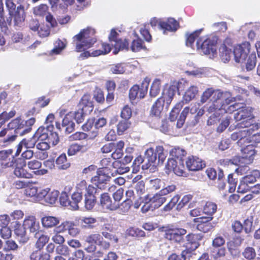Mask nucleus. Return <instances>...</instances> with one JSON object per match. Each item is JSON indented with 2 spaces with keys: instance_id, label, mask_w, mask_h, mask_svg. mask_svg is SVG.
I'll list each match as a JSON object with an SVG mask.
<instances>
[{
  "instance_id": "obj_2",
  "label": "nucleus",
  "mask_w": 260,
  "mask_h": 260,
  "mask_svg": "<svg viewBox=\"0 0 260 260\" xmlns=\"http://www.w3.org/2000/svg\"><path fill=\"white\" fill-rule=\"evenodd\" d=\"M229 96L230 99H232L229 103H227L225 99H221L218 104L213 105L212 107L208 108L209 113H213L214 117H218L225 113H231L236 110L238 111L240 109V105L238 103H232L237 100H242L240 96H237L236 98L232 97L230 93Z\"/></svg>"
},
{
  "instance_id": "obj_27",
  "label": "nucleus",
  "mask_w": 260,
  "mask_h": 260,
  "mask_svg": "<svg viewBox=\"0 0 260 260\" xmlns=\"http://www.w3.org/2000/svg\"><path fill=\"white\" fill-rule=\"evenodd\" d=\"M198 87L194 85H191L186 89L183 96V102L188 103L192 100L198 93Z\"/></svg>"
},
{
  "instance_id": "obj_59",
  "label": "nucleus",
  "mask_w": 260,
  "mask_h": 260,
  "mask_svg": "<svg viewBox=\"0 0 260 260\" xmlns=\"http://www.w3.org/2000/svg\"><path fill=\"white\" fill-rule=\"evenodd\" d=\"M84 148L83 145H80L78 144H73L71 145L68 151V154L70 156L75 155L78 152L82 151Z\"/></svg>"
},
{
  "instance_id": "obj_9",
  "label": "nucleus",
  "mask_w": 260,
  "mask_h": 260,
  "mask_svg": "<svg viewBox=\"0 0 260 260\" xmlns=\"http://www.w3.org/2000/svg\"><path fill=\"white\" fill-rule=\"evenodd\" d=\"M150 79L145 78L142 81L141 86L137 85L133 86L129 90V96L131 100L136 99H143L147 92Z\"/></svg>"
},
{
  "instance_id": "obj_32",
  "label": "nucleus",
  "mask_w": 260,
  "mask_h": 260,
  "mask_svg": "<svg viewBox=\"0 0 260 260\" xmlns=\"http://www.w3.org/2000/svg\"><path fill=\"white\" fill-rule=\"evenodd\" d=\"M56 165L59 170H66L70 167V162L67 160L66 154H61L57 158Z\"/></svg>"
},
{
  "instance_id": "obj_50",
  "label": "nucleus",
  "mask_w": 260,
  "mask_h": 260,
  "mask_svg": "<svg viewBox=\"0 0 260 260\" xmlns=\"http://www.w3.org/2000/svg\"><path fill=\"white\" fill-rule=\"evenodd\" d=\"M160 89V80L158 79H156L153 81L150 88V96L152 97H155L159 93Z\"/></svg>"
},
{
  "instance_id": "obj_41",
  "label": "nucleus",
  "mask_w": 260,
  "mask_h": 260,
  "mask_svg": "<svg viewBox=\"0 0 260 260\" xmlns=\"http://www.w3.org/2000/svg\"><path fill=\"white\" fill-rule=\"evenodd\" d=\"M50 255L39 250L34 251L30 256V260H49Z\"/></svg>"
},
{
  "instance_id": "obj_30",
  "label": "nucleus",
  "mask_w": 260,
  "mask_h": 260,
  "mask_svg": "<svg viewBox=\"0 0 260 260\" xmlns=\"http://www.w3.org/2000/svg\"><path fill=\"white\" fill-rule=\"evenodd\" d=\"M35 237L38 239L36 246L39 249H42L49 240V237L47 235H44L41 231L36 233Z\"/></svg>"
},
{
  "instance_id": "obj_24",
  "label": "nucleus",
  "mask_w": 260,
  "mask_h": 260,
  "mask_svg": "<svg viewBox=\"0 0 260 260\" xmlns=\"http://www.w3.org/2000/svg\"><path fill=\"white\" fill-rule=\"evenodd\" d=\"M79 107L85 113H90L93 109L91 96L89 94H84L79 103Z\"/></svg>"
},
{
  "instance_id": "obj_20",
  "label": "nucleus",
  "mask_w": 260,
  "mask_h": 260,
  "mask_svg": "<svg viewBox=\"0 0 260 260\" xmlns=\"http://www.w3.org/2000/svg\"><path fill=\"white\" fill-rule=\"evenodd\" d=\"M23 223L26 230H28L30 233H36L39 232L40 224L35 216L26 217Z\"/></svg>"
},
{
  "instance_id": "obj_63",
  "label": "nucleus",
  "mask_w": 260,
  "mask_h": 260,
  "mask_svg": "<svg viewBox=\"0 0 260 260\" xmlns=\"http://www.w3.org/2000/svg\"><path fill=\"white\" fill-rule=\"evenodd\" d=\"M56 252L60 255L68 256L71 253V251L67 245L62 244L56 247Z\"/></svg>"
},
{
  "instance_id": "obj_26",
  "label": "nucleus",
  "mask_w": 260,
  "mask_h": 260,
  "mask_svg": "<svg viewBox=\"0 0 260 260\" xmlns=\"http://www.w3.org/2000/svg\"><path fill=\"white\" fill-rule=\"evenodd\" d=\"M20 7H17L16 10L11 13L10 15L14 19L15 25L20 26L25 18V12L20 10Z\"/></svg>"
},
{
  "instance_id": "obj_39",
  "label": "nucleus",
  "mask_w": 260,
  "mask_h": 260,
  "mask_svg": "<svg viewBox=\"0 0 260 260\" xmlns=\"http://www.w3.org/2000/svg\"><path fill=\"white\" fill-rule=\"evenodd\" d=\"M128 45V43L125 39L124 40L119 39L115 41L114 43L112 44V46L115 48V50L113 51L114 54H116L120 50H127Z\"/></svg>"
},
{
  "instance_id": "obj_47",
  "label": "nucleus",
  "mask_w": 260,
  "mask_h": 260,
  "mask_svg": "<svg viewBox=\"0 0 260 260\" xmlns=\"http://www.w3.org/2000/svg\"><path fill=\"white\" fill-rule=\"evenodd\" d=\"M131 49L133 52H138L142 49H146V47L144 45L143 41L139 38H137L132 42Z\"/></svg>"
},
{
  "instance_id": "obj_56",
  "label": "nucleus",
  "mask_w": 260,
  "mask_h": 260,
  "mask_svg": "<svg viewBox=\"0 0 260 260\" xmlns=\"http://www.w3.org/2000/svg\"><path fill=\"white\" fill-rule=\"evenodd\" d=\"M131 123L127 120H123L119 122L117 125V134L121 135L129 127Z\"/></svg>"
},
{
  "instance_id": "obj_58",
  "label": "nucleus",
  "mask_w": 260,
  "mask_h": 260,
  "mask_svg": "<svg viewBox=\"0 0 260 260\" xmlns=\"http://www.w3.org/2000/svg\"><path fill=\"white\" fill-rule=\"evenodd\" d=\"M182 102L179 103L175 105V106L174 107V108L172 110L171 112H170V119L171 121H173L176 119L178 114H179V111L181 108L182 107Z\"/></svg>"
},
{
  "instance_id": "obj_42",
  "label": "nucleus",
  "mask_w": 260,
  "mask_h": 260,
  "mask_svg": "<svg viewBox=\"0 0 260 260\" xmlns=\"http://www.w3.org/2000/svg\"><path fill=\"white\" fill-rule=\"evenodd\" d=\"M75 224L73 222L66 221L54 229V232H63L68 231V233Z\"/></svg>"
},
{
  "instance_id": "obj_8",
  "label": "nucleus",
  "mask_w": 260,
  "mask_h": 260,
  "mask_svg": "<svg viewBox=\"0 0 260 260\" xmlns=\"http://www.w3.org/2000/svg\"><path fill=\"white\" fill-rule=\"evenodd\" d=\"M250 49V44L245 42L234 47L233 55L236 62L243 63L246 61Z\"/></svg>"
},
{
  "instance_id": "obj_4",
  "label": "nucleus",
  "mask_w": 260,
  "mask_h": 260,
  "mask_svg": "<svg viewBox=\"0 0 260 260\" xmlns=\"http://www.w3.org/2000/svg\"><path fill=\"white\" fill-rule=\"evenodd\" d=\"M53 125L40 127L35 134V137L39 141H47L51 146L56 145L59 142V137L57 133L52 132Z\"/></svg>"
},
{
  "instance_id": "obj_11",
  "label": "nucleus",
  "mask_w": 260,
  "mask_h": 260,
  "mask_svg": "<svg viewBox=\"0 0 260 260\" xmlns=\"http://www.w3.org/2000/svg\"><path fill=\"white\" fill-rule=\"evenodd\" d=\"M240 147H241L242 156L240 159V162L245 164H251L256 153L254 145L253 144L244 143Z\"/></svg>"
},
{
  "instance_id": "obj_34",
  "label": "nucleus",
  "mask_w": 260,
  "mask_h": 260,
  "mask_svg": "<svg viewBox=\"0 0 260 260\" xmlns=\"http://www.w3.org/2000/svg\"><path fill=\"white\" fill-rule=\"evenodd\" d=\"M36 138H37L35 137L34 135L33 138L29 140H26V139H23L18 144V152L21 151L22 148H26L29 149L30 148H34L36 143Z\"/></svg>"
},
{
  "instance_id": "obj_51",
  "label": "nucleus",
  "mask_w": 260,
  "mask_h": 260,
  "mask_svg": "<svg viewBox=\"0 0 260 260\" xmlns=\"http://www.w3.org/2000/svg\"><path fill=\"white\" fill-rule=\"evenodd\" d=\"M136 191V193L139 200L141 201V202L143 201V197L142 196L145 193V183L143 181H140L138 182L135 187Z\"/></svg>"
},
{
  "instance_id": "obj_54",
  "label": "nucleus",
  "mask_w": 260,
  "mask_h": 260,
  "mask_svg": "<svg viewBox=\"0 0 260 260\" xmlns=\"http://www.w3.org/2000/svg\"><path fill=\"white\" fill-rule=\"evenodd\" d=\"M142 203H144V205L141 208V211L143 213H146L150 210L153 211L155 209L153 208L152 202L149 201V196L148 195L145 196V199H143Z\"/></svg>"
},
{
  "instance_id": "obj_46",
  "label": "nucleus",
  "mask_w": 260,
  "mask_h": 260,
  "mask_svg": "<svg viewBox=\"0 0 260 260\" xmlns=\"http://www.w3.org/2000/svg\"><path fill=\"white\" fill-rule=\"evenodd\" d=\"M127 235L137 238L145 237V233L142 230L137 228H129L126 230Z\"/></svg>"
},
{
  "instance_id": "obj_13",
  "label": "nucleus",
  "mask_w": 260,
  "mask_h": 260,
  "mask_svg": "<svg viewBox=\"0 0 260 260\" xmlns=\"http://www.w3.org/2000/svg\"><path fill=\"white\" fill-rule=\"evenodd\" d=\"M212 216H202L194 219V221L197 222V229L204 233H207L215 226V223L210 222L212 220Z\"/></svg>"
},
{
  "instance_id": "obj_1",
  "label": "nucleus",
  "mask_w": 260,
  "mask_h": 260,
  "mask_svg": "<svg viewBox=\"0 0 260 260\" xmlns=\"http://www.w3.org/2000/svg\"><path fill=\"white\" fill-rule=\"evenodd\" d=\"M94 29L87 28L76 35L74 37V41L76 42V50L77 52H82L91 47L96 41L94 37Z\"/></svg>"
},
{
  "instance_id": "obj_17",
  "label": "nucleus",
  "mask_w": 260,
  "mask_h": 260,
  "mask_svg": "<svg viewBox=\"0 0 260 260\" xmlns=\"http://www.w3.org/2000/svg\"><path fill=\"white\" fill-rule=\"evenodd\" d=\"M100 203V205L103 209L110 211L116 210L119 207V203L112 202L111 198L107 193L101 194Z\"/></svg>"
},
{
  "instance_id": "obj_40",
  "label": "nucleus",
  "mask_w": 260,
  "mask_h": 260,
  "mask_svg": "<svg viewBox=\"0 0 260 260\" xmlns=\"http://www.w3.org/2000/svg\"><path fill=\"white\" fill-rule=\"evenodd\" d=\"M189 112L192 114L195 112V110L193 111L192 109H190L188 107H186L183 109L180 115L179 119L177 120L176 124L177 127L180 128L182 126L184 123L186 117Z\"/></svg>"
},
{
  "instance_id": "obj_21",
  "label": "nucleus",
  "mask_w": 260,
  "mask_h": 260,
  "mask_svg": "<svg viewBox=\"0 0 260 260\" xmlns=\"http://www.w3.org/2000/svg\"><path fill=\"white\" fill-rule=\"evenodd\" d=\"M22 121L20 118H16L8 124V127L10 129H14L16 135L23 136L24 135V131H27V129H24Z\"/></svg>"
},
{
  "instance_id": "obj_64",
  "label": "nucleus",
  "mask_w": 260,
  "mask_h": 260,
  "mask_svg": "<svg viewBox=\"0 0 260 260\" xmlns=\"http://www.w3.org/2000/svg\"><path fill=\"white\" fill-rule=\"evenodd\" d=\"M26 165L29 169L32 171L34 173L36 170H38V169H40L42 167L41 162L36 159L31 160L28 161Z\"/></svg>"
},
{
  "instance_id": "obj_33",
  "label": "nucleus",
  "mask_w": 260,
  "mask_h": 260,
  "mask_svg": "<svg viewBox=\"0 0 260 260\" xmlns=\"http://www.w3.org/2000/svg\"><path fill=\"white\" fill-rule=\"evenodd\" d=\"M126 165L123 164L121 161L116 160L113 162L112 166L114 168L116 169L114 173L112 174V176L114 175V173L123 174L128 172L129 171V168L125 166Z\"/></svg>"
},
{
  "instance_id": "obj_6",
  "label": "nucleus",
  "mask_w": 260,
  "mask_h": 260,
  "mask_svg": "<svg viewBox=\"0 0 260 260\" xmlns=\"http://www.w3.org/2000/svg\"><path fill=\"white\" fill-rule=\"evenodd\" d=\"M244 129L236 131L231 135V139L234 140H238V145L242 146L244 143L248 144L250 136L255 131L259 128L258 123H254L246 127H242Z\"/></svg>"
},
{
  "instance_id": "obj_29",
  "label": "nucleus",
  "mask_w": 260,
  "mask_h": 260,
  "mask_svg": "<svg viewBox=\"0 0 260 260\" xmlns=\"http://www.w3.org/2000/svg\"><path fill=\"white\" fill-rule=\"evenodd\" d=\"M165 105V99L159 98L153 105L151 114L155 116H159L163 109Z\"/></svg>"
},
{
  "instance_id": "obj_28",
  "label": "nucleus",
  "mask_w": 260,
  "mask_h": 260,
  "mask_svg": "<svg viewBox=\"0 0 260 260\" xmlns=\"http://www.w3.org/2000/svg\"><path fill=\"white\" fill-rule=\"evenodd\" d=\"M59 221L58 218L51 216H46L41 219L42 225L47 229L55 226Z\"/></svg>"
},
{
  "instance_id": "obj_43",
  "label": "nucleus",
  "mask_w": 260,
  "mask_h": 260,
  "mask_svg": "<svg viewBox=\"0 0 260 260\" xmlns=\"http://www.w3.org/2000/svg\"><path fill=\"white\" fill-rule=\"evenodd\" d=\"M216 210L217 205L211 202H207L203 208V212L208 216H212Z\"/></svg>"
},
{
  "instance_id": "obj_49",
  "label": "nucleus",
  "mask_w": 260,
  "mask_h": 260,
  "mask_svg": "<svg viewBox=\"0 0 260 260\" xmlns=\"http://www.w3.org/2000/svg\"><path fill=\"white\" fill-rule=\"evenodd\" d=\"M48 7L46 4H41L33 9L34 14L38 16H43L47 14Z\"/></svg>"
},
{
  "instance_id": "obj_23",
  "label": "nucleus",
  "mask_w": 260,
  "mask_h": 260,
  "mask_svg": "<svg viewBox=\"0 0 260 260\" xmlns=\"http://www.w3.org/2000/svg\"><path fill=\"white\" fill-rule=\"evenodd\" d=\"M15 168L14 171V175L19 178H30L31 174L29 173L25 169L26 164L24 161L16 162Z\"/></svg>"
},
{
  "instance_id": "obj_38",
  "label": "nucleus",
  "mask_w": 260,
  "mask_h": 260,
  "mask_svg": "<svg viewBox=\"0 0 260 260\" xmlns=\"http://www.w3.org/2000/svg\"><path fill=\"white\" fill-rule=\"evenodd\" d=\"M103 236L99 233H93L85 237V241L88 243H94L97 245H102Z\"/></svg>"
},
{
  "instance_id": "obj_5",
  "label": "nucleus",
  "mask_w": 260,
  "mask_h": 260,
  "mask_svg": "<svg viewBox=\"0 0 260 260\" xmlns=\"http://www.w3.org/2000/svg\"><path fill=\"white\" fill-rule=\"evenodd\" d=\"M253 108L249 106L240 107L239 110L234 114V119L237 122L238 127H246L254 124V116L252 114Z\"/></svg>"
},
{
  "instance_id": "obj_16",
  "label": "nucleus",
  "mask_w": 260,
  "mask_h": 260,
  "mask_svg": "<svg viewBox=\"0 0 260 260\" xmlns=\"http://www.w3.org/2000/svg\"><path fill=\"white\" fill-rule=\"evenodd\" d=\"M110 177L105 174L104 170H99L97 174L92 178L91 182L98 188L100 189H104L107 187V182Z\"/></svg>"
},
{
  "instance_id": "obj_7",
  "label": "nucleus",
  "mask_w": 260,
  "mask_h": 260,
  "mask_svg": "<svg viewBox=\"0 0 260 260\" xmlns=\"http://www.w3.org/2000/svg\"><path fill=\"white\" fill-rule=\"evenodd\" d=\"M198 49H201L202 52L209 55L210 58L214 57L217 54V47L216 41L209 38H201L197 42Z\"/></svg>"
},
{
  "instance_id": "obj_44",
  "label": "nucleus",
  "mask_w": 260,
  "mask_h": 260,
  "mask_svg": "<svg viewBox=\"0 0 260 260\" xmlns=\"http://www.w3.org/2000/svg\"><path fill=\"white\" fill-rule=\"evenodd\" d=\"M186 152L183 149L179 147L174 148L170 151V155L173 157L172 158L179 161V159L183 160V157L185 155Z\"/></svg>"
},
{
  "instance_id": "obj_57",
  "label": "nucleus",
  "mask_w": 260,
  "mask_h": 260,
  "mask_svg": "<svg viewBox=\"0 0 260 260\" xmlns=\"http://www.w3.org/2000/svg\"><path fill=\"white\" fill-rule=\"evenodd\" d=\"M65 47L66 43L60 40H57L54 43V48L51 50V53L59 54Z\"/></svg>"
},
{
  "instance_id": "obj_10",
  "label": "nucleus",
  "mask_w": 260,
  "mask_h": 260,
  "mask_svg": "<svg viewBox=\"0 0 260 260\" xmlns=\"http://www.w3.org/2000/svg\"><path fill=\"white\" fill-rule=\"evenodd\" d=\"M260 177V172L258 170H253L250 174L247 175L241 180L238 186L237 191L240 193H244L250 189L249 184H253L256 179Z\"/></svg>"
},
{
  "instance_id": "obj_62",
  "label": "nucleus",
  "mask_w": 260,
  "mask_h": 260,
  "mask_svg": "<svg viewBox=\"0 0 260 260\" xmlns=\"http://www.w3.org/2000/svg\"><path fill=\"white\" fill-rule=\"evenodd\" d=\"M149 183L150 188L154 190L158 189L164 186V182L159 179L150 180Z\"/></svg>"
},
{
  "instance_id": "obj_37",
  "label": "nucleus",
  "mask_w": 260,
  "mask_h": 260,
  "mask_svg": "<svg viewBox=\"0 0 260 260\" xmlns=\"http://www.w3.org/2000/svg\"><path fill=\"white\" fill-rule=\"evenodd\" d=\"M125 195L127 198L126 200L128 201L132 202L133 200L134 201V207L135 208H138L141 204V201L134 193V191L132 189H128L125 192Z\"/></svg>"
},
{
  "instance_id": "obj_48",
  "label": "nucleus",
  "mask_w": 260,
  "mask_h": 260,
  "mask_svg": "<svg viewBox=\"0 0 260 260\" xmlns=\"http://www.w3.org/2000/svg\"><path fill=\"white\" fill-rule=\"evenodd\" d=\"M188 241L187 247L191 250H195L199 246V243L196 241L197 236L192 234H188L186 237Z\"/></svg>"
},
{
  "instance_id": "obj_52",
  "label": "nucleus",
  "mask_w": 260,
  "mask_h": 260,
  "mask_svg": "<svg viewBox=\"0 0 260 260\" xmlns=\"http://www.w3.org/2000/svg\"><path fill=\"white\" fill-rule=\"evenodd\" d=\"M256 56L254 54H251L249 55L248 59L244 61L245 63L246 69L247 71L253 70L256 64Z\"/></svg>"
},
{
  "instance_id": "obj_14",
  "label": "nucleus",
  "mask_w": 260,
  "mask_h": 260,
  "mask_svg": "<svg viewBox=\"0 0 260 260\" xmlns=\"http://www.w3.org/2000/svg\"><path fill=\"white\" fill-rule=\"evenodd\" d=\"M186 234V231L184 229H169L166 230L165 237L170 241L181 243Z\"/></svg>"
},
{
  "instance_id": "obj_18",
  "label": "nucleus",
  "mask_w": 260,
  "mask_h": 260,
  "mask_svg": "<svg viewBox=\"0 0 260 260\" xmlns=\"http://www.w3.org/2000/svg\"><path fill=\"white\" fill-rule=\"evenodd\" d=\"M186 165L188 170L192 171L200 170L205 167V164L201 159L193 156L188 157Z\"/></svg>"
},
{
  "instance_id": "obj_12",
  "label": "nucleus",
  "mask_w": 260,
  "mask_h": 260,
  "mask_svg": "<svg viewBox=\"0 0 260 260\" xmlns=\"http://www.w3.org/2000/svg\"><path fill=\"white\" fill-rule=\"evenodd\" d=\"M16 160L12 149L0 151V165L3 169L13 167Z\"/></svg>"
},
{
  "instance_id": "obj_45",
  "label": "nucleus",
  "mask_w": 260,
  "mask_h": 260,
  "mask_svg": "<svg viewBox=\"0 0 260 260\" xmlns=\"http://www.w3.org/2000/svg\"><path fill=\"white\" fill-rule=\"evenodd\" d=\"M81 223L85 228L93 229L97 222V220L91 217H84L81 219Z\"/></svg>"
},
{
  "instance_id": "obj_3",
  "label": "nucleus",
  "mask_w": 260,
  "mask_h": 260,
  "mask_svg": "<svg viewBox=\"0 0 260 260\" xmlns=\"http://www.w3.org/2000/svg\"><path fill=\"white\" fill-rule=\"evenodd\" d=\"M230 92H222L220 90H214L212 88L207 89L202 94L200 103H206L210 98L212 103L209 107H212L213 105L218 104L221 99H225L227 103H229L232 99H230Z\"/></svg>"
},
{
  "instance_id": "obj_60",
  "label": "nucleus",
  "mask_w": 260,
  "mask_h": 260,
  "mask_svg": "<svg viewBox=\"0 0 260 260\" xmlns=\"http://www.w3.org/2000/svg\"><path fill=\"white\" fill-rule=\"evenodd\" d=\"M38 192V188L32 185H28L24 190V194L30 197H35L36 199Z\"/></svg>"
},
{
  "instance_id": "obj_15",
  "label": "nucleus",
  "mask_w": 260,
  "mask_h": 260,
  "mask_svg": "<svg viewBox=\"0 0 260 260\" xmlns=\"http://www.w3.org/2000/svg\"><path fill=\"white\" fill-rule=\"evenodd\" d=\"M166 167L169 170H173L174 173L179 176H185V173L184 171L183 160L179 159V161H177L174 158H169Z\"/></svg>"
},
{
  "instance_id": "obj_22",
  "label": "nucleus",
  "mask_w": 260,
  "mask_h": 260,
  "mask_svg": "<svg viewBox=\"0 0 260 260\" xmlns=\"http://www.w3.org/2000/svg\"><path fill=\"white\" fill-rule=\"evenodd\" d=\"M144 158L146 164H143L142 168L143 170H146L148 169L155 162L157 159L155 151L152 148H148L145 152Z\"/></svg>"
},
{
  "instance_id": "obj_25",
  "label": "nucleus",
  "mask_w": 260,
  "mask_h": 260,
  "mask_svg": "<svg viewBox=\"0 0 260 260\" xmlns=\"http://www.w3.org/2000/svg\"><path fill=\"white\" fill-rule=\"evenodd\" d=\"M103 50H96L91 52L90 51H85L84 53L81 54V57L83 58H87L89 56H98L102 54H106L108 53L111 51V47L109 44H103Z\"/></svg>"
},
{
  "instance_id": "obj_35",
  "label": "nucleus",
  "mask_w": 260,
  "mask_h": 260,
  "mask_svg": "<svg viewBox=\"0 0 260 260\" xmlns=\"http://www.w3.org/2000/svg\"><path fill=\"white\" fill-rule=\"evenodd\" d=\"M159 192L156 193L153 197H149V201L152 202L153 209L158 208L165 202L166 199Z\"/></svg>"
},
{
  "instance_id": "obj_31",
  "label": "nucleus",
  "mask_w": 260,
  "mask_h": 260,
  "mask_svg": "<svg viewBox=\"0 0 260 260\" xmlns=\"http://www.w3.org/2000/svg\"><path fill=\"white\" fill-rule=\"evenodd\" d=\"M219 50L220 56L224 62L229 61L233 54V51L232 52V50L228 48L224 44L221 45Z\"/></svg>"
},
{
  "instance_id": "obj_36",
  "label": "nucleus",
  "mask_w": 260,
  "mask_h": 260,
  "mask_svg": "<svg viewBox=\"0 0 260 260\" xmlns=\"http://www.w3.org/2000/svg\"><path fill=\"white\" fill-rule=\"evenodd\" d=\"M176 87L174 86L170 87L168 89L167 92L164 93L163 96L161 97L165 99V103H166L167 107H168L171 103L176 91Z\"/></svg>"
},
{
  "instance_id": "obj_53",
  "label": "nucleus",
  "mask_w": 260,
  "mask_h": 260,
  "mask_svg": "<svg viewBox=\"0 0 260 260\" xmlns=\"http://www.w3.org/2000/svg\"><path fill=\"white\" fill-rule=\"evenodd\" d=\"M59 194V191L56 190L49 191L46 196L45 202L50 204H54L58 198Z\"/></svg>"
},
{
  "instance_id": "obj_19",
  "label": "nucleus",
  "mask_w": 260,
  "mask_h": 260,
  "mask_svg": "<svg viewBox=\"0 0 260 260\" xmlns=\"http://www.w3.org/2000/svg\"><path fill=\"white\" fill-rule=\"evenodd\" d=\"M178 23L174 18H170L167 21H160L158 26L163 30L164 34H167L168 31H176L178 28Z\"/></svg>"
},
{
  "instance_id": "obj_61",
  "label": "nucleus",
  "mask_w": 260,
  "mask_h": 260,
  "mask_svg": "<svg viewBox=\"0 0 260 260\" xmlns=\"http://www.w3.org/2000/svg\"><path fill=\"white\" fill-rule=\"evenodd\" d=\"M96 201L95 196H86L85 195V207L87 210H91L94 207Z\"/></svg>"
},
{
  "instance_id": "obj_55",
  "label": "nucleus",
  "mask_w": 260,
  "mask_h": 260,
  "mask_svg": "<svg viewBox=\"0 0 260 260\" xmlns=\"http://www.w3.org/2000/svg\"><path fill=\"white\" fill-rule=\"evenodd\" d=\"M155 151L156 156L158 155V161L162 164L167 156V151H165L163 147L161 146H156Z\"/></svg>"
}]
</instances>
